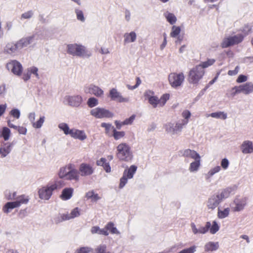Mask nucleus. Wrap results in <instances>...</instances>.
Here are the masks:
<instances>
[{
    "mask_svg": "<svg viewBox=\"0 0 253 253\" xmlns=\"http://www.w3.org/2000/svg\"><path fill=\"white\" fill-rule=\"evenodd\" d=\"M180 31L181 29L179 27L173 26L171 28V32L170 35L171 37L175 38L179 34Z\"/></svg>",
    "mask_w": 253,
    "mask_h": 253,
    "instance_id": "8fccbe9b",
    "label": "nucleus"
},
{
    "mask_svg": "<svg viewBox=\"0 0 253 253\" xmlns=\"http://www.w3.org/2000/svg\"><path fill=\"white\" fill-rule=\"evenodd\" d=\"M116 157L122 161L128 162L132 159L130 147L126 143H121L117 147Z\"/></svg>",
    "mask_w": 253,
    "mask_h": 253,
    "instance_id": "7ed1b4c3",
    "label": "nucleus"
},
{
    "mask_svg": "<svg viewBox=\"0 0 253 253\" xmlns=\"http://www.w3.org/2000/svg\"><path fill=\"white\" fill-rule=\"evenodd\" d=\"M201 166V159H196L194 160V161L192 162L189 166V170L191 172H197Z\"/></svg>",
    "mask_w": 253,
    "mask_h": 253,
    "instance_id": "2f4dec72",
    "label": "nucleus"
},
{
    "mask_svg": "<svg viewBox=\"0 0 253 253\" xmlns=\"http://www.w3.org/2000/svg\"><path fill=\"white\" fill-rule=\"evenodd\" d=\"M9 115L16 119H18L20 116V111L17 109H12L9 112Z\"/></svg>",
    "mask_w": 253,
    "mask_h": 253,
    "instance_id": "3c124183",
    "label": "nucleus"
},
{
    "mask_svg": "<svg viewBox=\"0 0 253 253\" xmlns=\"http://www.w3.org/2000/svg\"><path fill=\"white\" fill-rule=\"evenodd\" d=\"M5 196L6 199L8 200H15L16 196V192H10V191H6L5 193Z\"/></svg>",
    "mask_w": 253,
    "mask_h": 253,
    "instance_id": "603ef678",
    "label": "nucleus"
},
{
    "mask_svg": "<svg viewBox=\"0 0 253 253\" xmlns=\"http://www.w3.org/2000/svg\"><path fill=\"white\" fill-rule=\"evenodd\" d=\"M219 230V225L217 221L214 220L212 223V225L210 229V232L211 234H215Z\"/></svg>",
    "mask_w": 253,
    "mask_h": 253,
    "instance_id": "de8ad7c7",
    "label": "nucleus"
},
{
    "mask_svg": "<svg viewBox=\"0 0 253 253\" xmlns=\"http://www.w3.org/2000/svg\"><path fill=\"white\" fill-rule=\"evenodd\" d=\"M219 247L218 242L210 241L204 246V250L206 252H214L217 251Z\"/></svg>",
    "mask_w": 253,
    "mask_h": 253,
    "instance_id": "4be33fe9",
    "label": "nucleus"
},
{
    "mask_svg": "<svg viewBox=\"0 0 253 253\" xmlns=\"http://www.w3.org/2000/svg\"><path fill=\"white\" fill-rule=\"evenodd\" d=\"M136 83L134 85H127V87L130 89H133L137 87L141 84V80L139 78L137 77L136 78Z\"/></svg>",
    "mask_w": 253,
    "mask_h": 253,
    "instance_id": "774afa93",
    "label": "nucleus"
},
{
    "mask_svg": "<svg viewBox=\"0 0 253 253\" xmlns=\"http://www.w3.org/2000/svg\"><path fill=\"white\" fill-rule=\"evenodd\" d=\"M233 192L232 188L227 187L211 195L206 203L208 209L213 211L224 200L229 197Z\"/></svg>",
    "mask_w": 253,
    "mask_h": 253,
    "instance_id": "f257e3e1",
    "label": "nucleus"
},
{
    "mask_svg": "<svg viewBox=\"0 0 253 253\" xmlns=\"http://www.w3.org/2000/svg\"><path fill=\"white\" fill-rule=\"evenodd\" d=\"M80 215V209L76 208L73 209L70 213H64L61 216L62 220H69L72 218L78 217Z\"/></svg>",
    "mask_w": 253,
    "mask_h": 253,
    "instance_id": "6ab92c4d",
    "label": "nucleus"
},
{
    "mask_svg": "<svg viewBox=\"0 0 253 253\" xmlns=\"http://www.w3.org/2000/svg\"><path fill=\"white\" fill-rule=\"evenodd\" d=\"M32 40V38L31 37H28L22 39L17 42L19 48L20 49H21L24 47H26L30 44Z\"/></svg>",
    "mask_w": 253,
    "mask_h": 253,
    "instance_id": "c9c22d12",
    "label": "nucleus"
},
{
    "mask_svg": "<svg viewBox=\"0 0 253 253\" xmlns=\"http://www.w3.org/2000/svg\"><path fill=\"white\" fill-rule=\"evenodd\" d=\"M91 249L87 247H82L76 251V253H90Z\"/></svg>",
    "mask_w": 253,
    "mask_h": 253,
    "instance_id": "bf43d9fd",
    "label": "nucleus"
},
{
    "mask_svg": "<svg viewBox=\"0 0 253 253\" xmlns=\"http://www.w3.org/2000/svg\"><path fill=\"white\" fill-rule=\"evenodd\" d=\"M221 170V167L216 166L210 169V170L205 174V179L207 181H210L211 177L215 173L219 172Z\"/></svg>",
    "mask_w": 253,
    "mask_h": 253,
    "instance_id": "72a5a7b5",
    "label": "nucleus"
},
{
    "mask_svg": "<svg viewBox=\"0 0 253 253\" xmlns=\"http://www.w3.org/2000/svg\"><path fill=\"white\" fill-rule=\"evenodd\" d=\"M205 74L204 70L200 66L197 65L190 70L188 80L190 84L197 85Z\"/></svg>",
    "mask_w": 253,
    "mask_h": 253,
    "instance_id": "423d86ee",
    "label": "nucleus"
},
{
    "mask_svg": "<svg viewBox=\"0 0 253 253\" xmlns=\"http://www.w3.org/2000/svg\"><path fill=\"white\" fill-rule=\"evenodd\" d=\"M28 71L30 73V74H34L37 78H39V74L38 73V69L36 67H32L28 69Z\"/></svg>",
    "mask_w": 253,
    "mask_h": 253,
    "instance_id": "69168bd1",
    "label": "nucleus"
},
{
    "mask_svg": "<svg viewBox=\"0 0 253 253\" xmlns=\"http://www.w3.org/2000/svg\"><path fill=\"white\" fill-rule=\"evenodd\" d=\"M10 135V130L8 127H4L2 130L0 131V137H3L5 141L9 139Z\"/></svg>",
    "mask_w": 253,
    "mask_h": 253,
    "instance_id": "79ce46f5",
    "label": "nucleus"
},
{
    "mask_svg": "<svg viewBox=\"0 0 253 253\" xmlns=\"http://www.w3.org/2000/svg\"><path fill=\"white\" fill-rule=\"evenodd\" d=\"M252 28L250 26L248 25H245L242 29V32L244 33V37L248 35L251 31Z\"/></svg>",
    "mask_w": 253,
    "mask_h": 253,
    "instance_id": "e2e57ef3",
    "label": "nucleus"
},
{
    "mask_svg": "<svg viewBox=\"0 0 253 253\" xmlns=\"http://www.w3.org/2000/svg\"><path fill=\"white\" fill-rule=\"evenodd\" d=\"M91 232L92 234L97 233L100 235H103L107 236L109 235V232H107L106 229L104 228L100 229L98 226H93L91 229Z\"/></svg>",
    "mask_w": 253,
    "mask_h": 253,
    "instance_id": "e433bc0d",
    "label": "nucleus"
},
{
    "mask_svg": "<svg viewBox=\"0 0 253 253\" xmlns=\"http://www.w3.org/2000/svg\"><path fill=\"white\" fill-rule=\"evenodd\" d=\"M104 228L105 229H106L107 232L109 231L112 234H119V232L114 226V224L112 222H108Z\"/></svg>",
    "mask_w": 253,
    "mask_h": 253,
    "instance_id": "a19ab883",
    "label": "nucleus"
},
{
    "mask_svg": "<svg viewBox=\"0 0 253 253\" xmlns=\"http://www.w3.org/2000/svg\"><path fill=\"white\" fill-rule=\"evenodd\" d=\"M67 100L70 106L78 107L80 105L82 102V97L80 95L69 96Z\"/></svg>",
    "mask_w": 253,
    "mask_h": 253,
    "instance_id": "b1692460",
    "label": "nucleus"
},
{
    "mask_svg": "<svg viewBox=\"0 0 253 253\" xmlns=\"http://www.w3.org/2000/svg\"><path fill=\"white\" fill-rule=\"evenodd\" d=\"M185 76L182 72H172L168 76L169 84L173 88H177L183 84Z\"/></svg>",
    "mask_w": 253,
    "mask_h": 253,
    "instance_id": "6e6552de",
    "label": "nucleus"
},
{
    "mask_svg": "<svg viewBox=\"0 0 253 253\" xmlns=\"http://www.w3.org/2000/svg\"><path fill=\"white\" fill-rule=\"evenodd\" d=\"M85 91L97 97H100L103 94V91L101 88L93 85H91Z\"/></svg>",
    "mask_w": 253,
    "mask_h": 253,
    "instance_id": "393cba45",
    "label": "nucleus"
},
{
    "mask_svg": "<svg viewBox=\"0 0 253 253\" xmlns=\"http://www.w3.org/2000/svg\"><path fill=\"white\" fill-rule=\"evenodd\" d=\"M208 117L224 120L227 118V114L223 111H218L209 114Z\"/></svg>",
    "mask_w": 253,
    "mask_h": 253,
    "instance_id": "473e14b6",
    "label": "nucleus"
},
{
    "mask_svg": "<svg viewBox=\"0 0 253 253\" xmlns=\"http://www.w3.org/2000/svg\"><path fill=\"white\" fill-rule=\"evenodd\" d=\"M15 202L17 204V207H19L23 204H27L29 201V197L28 196L25 195H21L18 197L16 196Z\"/></svg>",
    "mask_w": 253,
    "mask_h": 253,
    "instance_id": "c756f323",
    "label": "nucleus"
},
{
    "mask_svg": "<svg viewBox=\"0 0 253 253\" xmlns=\"http://www.w3.org/2000/svg\"><path fill=\"white\" fill-rule=\"evenodd\" d=\"M19 49L20 48H19V46L18 45L17 42H16V43H8L6 45L7 51L9 53H13Z\"/></svg>",
    "mask_w": 253,
    "mask_h": 253,
    "instance_id": "c03bdc74",
    "label": "nucleus"
},
{
    "mask_svg": "<svg viewBox=\"0 0 253 253\" xmlns=\"http://www.w3.org/2000/svg\"><path fill=\"white\" fill-rule=\"evenodd\" d=\"M101 127L105 128V132L107 134H108L109 133L110 130H112V131H113V128H115L114 126H112L111 124L105 123H102L101 124Z\"/></svg>",
    "mask_w": 253,
    "mask_h": 253,
    "instance_id": "5fc2aeb1",
    "label": "nucleus"
},
{
    "mask_svg": "<svg viewBox=\"0 0 253 253\" xmlns=\"http://www.w3.org/2000/svg\"><path fill=\"white\" fill-rule=\"evenodd\" d=\"M12 145L11 143H4L1 145L0 147V156L1 157L3 158L10 153Z\"/></svg>",
    "mask_w": 253,
    "mask_h": 253,
    "instance_id": "a878e982",
    "label": "nucleus"
},
{
    "mask_svg": "<svg viewBox=\"0 0 253 253\" xmlns=\"http://www.w3.org/2000/svg\"><path fill=\"white\" fill-rule=\"evenodd\" d=\"M76 13L77 14V19L79 20H80L83 22L84 21V18L82 11L79 9H77L76 10Z\"/></svg>",
    "mask_w": 253,
    "mask_h": 253,
    "instance_id": "052dcab7",
    "label": "nucleus"
},
{
    "mask_svg": "<svg viewBox=\"0 0 253 253\" xmlns=\"http://www.w3.org/2000/svg\"><path fill=\"white\" fill-rule=\"evenodd\" d=\"M109 96L112 100L120 103L126 102L128 101V99L122 96L121 94L118 91L116 88H112L110 90Z\"/></svg>",
    "mask_w": 253,
    "mask_h": 253,
    "instance_id": "dca6fc26",
    "label": "nucleus"
},
{
    "mask_svg": "<svg viewBox=\"0 0 253 253\" xmlns=\"http://www.w3.org/2000/svg\"><path fill=\"white\" fill-rule=\"evenodd\" d=\"M136 37V34L133 32H131L130 33H126L124 35V42L125 43L133 42L135 40Z\"/></svg>",
    "mask_w": 253,
    "mask_h": 253,
    "instance_id": "ea45409f",
    "label": "nucleus"
},
{
    "mask_svg": "<svg viewBox=\"0 0 253 253\" xmlns=\"http://www.w3.org/2000/svg\"><path fill=\"white\" fill-rule=\"evenodd\" d=\"M96 165L98 166L102 167L104 170L107 173L111 171L109 163L107 162V160L104 158H101L100 160H97L96 161Z\"/></svg>",
    "mask_w": 253,
    "mask_h": 253,
    "instance_id": "bb28decb",
    "label": "nucleus"
},
{
    "mask_svg": "<svg viewBox=\"0 0 253 253\" xmlns=\"http://www.w3.org/2000/svg\"><path fill=\"white\" fill-rule=\"evenodd\" d=\"M90 114L96 118L99 119L104 118H110L113 117L114 116L113 113L108 110L99 107L91 110Z\"/></svg>",
    "mask_w": 253,
    "mask_h": 253,
    "instance_id": "f8f14e48",
    "label": "nucleus"
},
{
    "mask_svg": "<svg viewBox=\"0 0 253 253\" xmlns=\"http://www.w3.org/2000/svg\"><path fill=\"white\" fill-rule=\"evenodd\" d=\"M87 104L89 107L92 108L98 104V100L94 97H91L88 99Z\"/></svg>",
    "mask_w": 253,
    "mask_h": 253,
    "instance_id": "864d4df0",
    "label": "nucleus"
},
{
    "mask_svg": "<svg viewBox=\"0 0 253 253\" xmlns=\"http://www.w3.org/2000/svg\"><path fill=\"white\" fill-rule=\"evenodd\" d=\"M7 125L10 127L17 130L20 134H26L27 129L23 126H17L13 125L10 120L7 121Z\"/></svg>",
    "mask_w": 253,
    "mask_h": 253,
    "instance_id": "f704fd0d",
    "label": "nucleus"
},
{
    "mask_svg": "<svg viewBox=\"0 0 253 253\" xmlns=\"http://www.w3.org/2000/svg\"><path fill=\"white\" fill-rule=\"evenodd\" d=\"M184 126L178 121L175 122H169L163 126L165 132L171 136L178 135L182 130Z\"/></svg>",
    "mask_w": 253,
    "mask_h": 253,
    "instance_id": "0eeeda50",
    "label": "nucleus"
},
{
    "mask_svg": "<svg viewBox=\"0 0 253 253\" xmlns=\"http://www.w3.org/2000/svg\"><path fill=\"white\" fill-rule=\"evenodd\" d=\"M85 197L87 199H90L91 201L95 202L100 199L98 194H95L93 191H90L87 192L85 194Z\"/></svg>",
    "mask_w": 253,
    "mask_h": 253,
    "instance_id": "37998d69",
    "label": "nucleus"
},
{
    "mask_svg": "<svg viewBox=\"0 0 253 253\" xmlns=\"http://www.w3.org/2000/svg\"><path fill=\"white\" fill-rule=\"evenodd\" d=\"M220 164H221V167L223 169L226 170L229 167V162L227 159L224 158V159H222Z\"/></svg>",
    "mask_w": 253,
    "mask_h": 253,
    "instance_id": "13d9d810",
    "label": "nucleus"
},
{
    "mask_svg": "<svg viewBox=\"0 0 253 253\" xmlns=\"http://www.w3.org/2000/svg\"><path fill=\"white\" fill-rule=\"evenodd\" d=\"M94 171L92 167L86 163H82L79 167V172L83 176H88L92 174Z\"/></svg>",
    "mask_w": 253,
    "mask_h": 253,
    "instance_id": "f3484780",
    "label": "nucleus"
},
{
    "mask_svg": "<svg viewBox=\"0 0 253 253\" xmlns=\"http://www.w3.org/2000/svg\"><path fill=\"white\" fill-rule=\"evenodd\" d=\"M247 204V198L245 197L237 196L230 203V207L233 212L243 211Z\"/></svg>",
    "mask_w": 253,
    "mask_h": 253,
    "instance_id": "1a4fd4ad",
    "label": "nucleus"
},
{
    "mask_svg": "<svg viewBox=\"0 0 253 253\" xmlns=\"http://www.w3.org/2000/svg\"><path fill=\"white\" fill-rule=\"evenodd\" d=\"M96 253H111L110 252L106 251V246L105 245H100L95 250Z\"/></svg>",
    "mask_w": 253,
    "mask_h": 253,
    "instance_id": "4d7b16f0",
    "label": "nucleus"
},
{
    "mask_svg": "<svg viewBox=\"0 0 253 253\" xmlns=\"http://www.w3.org/2000/svg\"><path fill=\"white\" fill-rule=\"evenodd\" d=\"M241 150L244 154L253 153V142L250 140H245L241 145Z\"/></svg>",
    "mask_w": 253,
    "mask_h": 253,
    "instance_id": "a211bd4d",
    "label": "nucleus"
},
{
    "mask_svg": "<svg viewBox=\"0 0 253 253\" xmlns=\"http://www.w3.org/2000/svg\"><path fill=\"white\" fill-rule=\"evenodd\" d=\"M44 121V117H41L38 121H37L35 123V122L33 123V126L35 128H40L42 126Z\"/></svg>",
    "mask_w": 253,
    "mask_h": 253,
    "instance_id": "6e6d98bb",
    "label": "nucleus"
},
{
    "mask_svg": "<svg viewBox=\"0 0 253 253\" xmlns=\"http://www.w3.org/2000/svg\"><path fill=\"white\" fill-rule=\"evenodd\" d=\"M58 175L60 178L76 181H79L80 177L78 171L75 168L74 165L72 164H69L60 168Z\"/></svg>",
    "mask_w": 253,
    "mask_h": 253,
    "instance_id": "f03ea898",
    "label": "nucleus"
},
{
    "mask_svg": "<svg viewBox=\"0 0 253 253\" xmlns=\"http://www.w3.org/2000/svg\"><path fill=\"white\" fill-rule=\"evenodd\" d=\"M68 53L74 56L83 57L85 56H89V54L87 53L85 47L82 45L70 44L68 45Z\"/></svg>",
    "mask_w": 253,
    "mask_h": 253,
    "instance_id": "9d476101",
    "label": "nucleus"
},
{
    "mask_svg": "<svg viewBox=\"0 0 253 253\" xmlns=\"http://www.w3.org/2000/svg\"><path fill=\"white\" fill-rule=\"evenodd\" d=\"M244 38V36L241 34H239L232 37H229L225 38L222 43L221 46L222 48H226L230 45L237 44L241 42Z\"/></svg>",
    "mask_w": 253,
    "mask_h": 253,
    "instance_id": "ddd939ff",
    "label": "nucleus"
},
{
    "mask_svg": "<svg viewBox=\"0 0 253 253\" xmlns=\"http://www.w3.org/2000/svg\"><path fill=\"white\" fill-rule=\"evenodd\" d=\"M191 116V114L189 110H185L182 112L181 116L183 119L179 120V121L181 123L184 127L188 123Z\"/></svg>",
    "mask_w": 253,
    "mask_h": 253,
    "instance_id": "c85d7f7f",
    "label": "nucleus"
},
{
    "mask_svg": "<svg viewBox=\"0 0 253 253\" xmlns=\"http://www.w3.org/2000/svg\"><path fill=\"white\" fill-rule=\"evenodd\" d=\"M18 208L17 204L14 202H7L5 204L2 208V211L4 213H8L9 212V210L14 208Z\"/></svg>",
    "mask_w": 253,
    "mask_h": 253,
    "instance_id": "4c0bfd02",
    "label": "nucleus"
},
{
    "mask_svg": "<svg viewBox=\"0 0 253 253\" xmlns=\"http://www.w3.org/2000/svg\"><path fill=\"white\" fill-rule=\"evenodd\" d=\"M169 94L168 93L164 94L160 98H159V107H163L167 101L169 99Z\"/></svg>",
    "mask_w": 253,
    "mask_h": 253,
    "instance_id": "49530a36",
    "label": "nucleus"
},
{
    "mask_svg": "<svg viewBox=\"0 0 253 253\" xmlns=\"http://www.w3.org/2000/svg\"><path fill=\"white\" fill-rule=\"evenodd\" d=\"M231 208L227 207L223 209L218 208L217 216L219 219H224L227 217L230 214Z\"/></svg>",
    "mask_w": 253,
    "mask_h": 253,
    "instance_id": "cd10ccee",
    "label": "nucleus"
},
{
    "mask_svg": "<svg viewBox=\"0 0 253 253\" xmlns=\"http://www.w3.org/2000/svg\"><path fill=\"white\" fill-rule=\"evenodd\" d=\"M164 16L167 21L171 25H174L177 21L175 15L169 11H166L164 13Z\"/></svg>",
    "mask_w": 253,
    "mask_h": 253,
    "instance_id": "7c9ffc66",
    "label": "nucleus"
},
{
    "mask_svg": "<svg viewBox=\"0 0 253 253\" xmlns=\"http://www.w3.org/2000/svg\"><path fill=\"white\" fill-rule=\"evenodd\" d=\"M58 127L64 131L66 135L69 134L72 137L75 139L84 140L86 138V135L83 130L77 129H70L68 125L66 123L60 124Z\"/></svg>",
    "mask_w": 253,
    "mask_h": 253,
    "instance_id": "39448f33",
    "label": "nucleus"
},
{
    "mask_svg": "<svg viewBox=\"0 0 253 253\" xmlns=\"http://www.w3.org/2000/svg\"><path fill=\"white\" fill-rule=\"evenodd\" d=\"M240 86L241 93L248 95L253 92V84L252 82H248Z\"/></svg>",
    "mask_w": 253,
    "mask_h": 253,
    "instance_id": "5701e85b",
    "label": "nucleus"
},
{
    "mask_svg": "<svg viewBox=\"0 0 253 253\" xmlns=\"http://www.w3.org/2000/svg\"><path fill=\"white\" fill-rule=\"evenodd\" d=\"M215 62V60L214 59H208L207 61L202 62L198 65L201 66L202 67V69L204 70L205 68H207L213 65Z\"/></svg>",
    "mask_w": 253,
    "mask_h": 253,
    "instance_id": "a18cd8bd",
    "label": "nucleus"
},
{
    "mask_svg": "<svg viewBox=\"0 0 253 253\" xmlns=\"http://www.w3.org/2000/svg\"><path fill=\"white\" fill-rule=\"evenodd\" d=\"M248 80V77L243 75H240L239 76L238 78L236 80V82L238 83H242L246 82Z\"/></svg>",
    "mask_w": 253,
    "mask_h": 253,
    "instance_id": "0e129e2a",
    "label": "nucleus"
},
{
    "mask_svg": "<svg viewBox=\"0 0 253 253\" xmlns=\"http://www.w3.org/2000/svg\"><path fill=\"white\" fill-rule=\"evenodd\" d=\"M113 136L115 140H118L120 139L125 135V131H118L116 130L115 128H113Z\"/></svg>",
    "mask_w": 253,
    "mask_h": 253,
    "instance_id": "09e8293b",
    "label": "nucleus"
},
{
    "mask_svg": "<svg viewBox=\"0 0 253 253\" xmlns=\"http://www.w3.org/2000/svg\"><path fill=\"white\" fill-rule=\"evenodd\" d=\"M190 226L193 233L195 235L198 234H205L206 233L205 231H203L204 226H199L197 228L194 223H191Z\"/></svg>",
    "mask_w": 253,
    "mask_h": 253,
    "instance_id": "58836bf2",
    "label": "nucleus"
},
{
    "mask_svg": "<svg viewBox=\"0 0 253 253\" xmlns=\"http://www.w3.org/2000/svg\"><path fill=\"white\" fill-rule=\"evenodd\" d=\"M74 193V189L71 187L64 188L60 196V198L63 201L70 199Z\"/></svg>",
    "mask_w": 253,
    "mask_h": 253,
    "instance_id": "412c9836",
    "label": "nucleus"
},
{
    "mask_svg": "<svg viewBox=\"0 0 253 253\" xmlns=\"http://www.w3.org/2000/svg\"><path fill=\"white\" fill-rule=\"evenodd\" d=\"M182 156L185 157L190 158L194 160L201 159L200 155L195 150L189 149L184 150L182 152Z\"/></svg>",
    "mask_w": 253,
    "mask_h": 253,
    "instance_id": "aec40b11",
    "label": "nucleus"
},
{
    "mask_svg": "<svg viewBox=\"0 0 253 253\" xmlns=\"http://www.w3.org/2000/svg\"><path fill=\"white\" fill-rule=\"evenodd\" d=\"M62 186L61 181H59L42 187L38 191L39 198L42 200H47L51 197L54 190L59 189Z\"/></svg>",
    "mask_w": 253,
    "mask_h": 253,
    "instance_id": "20e7f679",
    "label": "nucleus"
},
{
    "mask_svg": "<svg viewBox=\"0 0 253 253\" xmlns=\"http://www.w3.org/2000/svg\"><path fill=\"white\" fill-rule=\"evenodd\" d=\"M135 118V115H132L129 118L126 119L124 121H123V124L125 125H131Z\"/></svg>",
    "mask_w": 253,
    "mask_h": 253,
    "instance_id": "680f3d73",
    "label": "nucleus"
},
{
    "mask_svg": "<svg viewBox=\"0 0 253 253\" xmlns=\"http://www.w3.org/2000/svg\"><path fill=\"white\" fill-rule=\"evenodd\" d=\"M232 91V95L233 96H234L237 94L241 93L240 86H235L233 87L231 89Z\"/></svg>",
    "mask_w": 253,
    "mask_h": 253,
    "instance_id": "338daca9",
    "label": "nucleus"
},
{
    "mask_svg": "<svg viewBox=\"0 0 253 253\" xmlns=\"http://www.w3.org/2000/svg\"><path fill=\"white\" fill-rule=\"evenodd\" d=\"M7 68L15 75L20 76L21 75L23 67L20 62L16 60H12L6 65Z\"/></svg>",
    "mask_w": 253,
    "mask_h": 253,
    "instance_id": "4468645a",
    "label": "nucleus"
},
{
    "mask_svg": "<svg viewBox=\"0 0 253 253\" xmlns=\"http://www.w3.org/2000/svg\"><path fill=\"white\" fill-rule=\"evenodd\" d=\"M137 168L136 166L132 165L129 168L125 169L123 176L120 179V188H123L127 183L128 179L133 177L134 174L137 170Z\"/></svg>",
    "mask_w": 253,
    "mask_h": 253,
    "instance_id": "9b49d317",
    "label": "nucleus"
},
{
    "mask_svg": "<svg viewBox=\"0 0 253 253\" xmlns=\"http://www.w3.org/2000/svg\"><path fill=\"white\" fill-rule=\"evenodd\" d=\"M145 99L148 100L149 103L154 108L159 107V98L154 95V92L151 90H148L145 92Z\"/></svg>",
    "mask_w": 253,
    "mask_h": 253,
    "instance_id": "2eb2a0df",
    "label": "nucleus"
}]
</instances>
